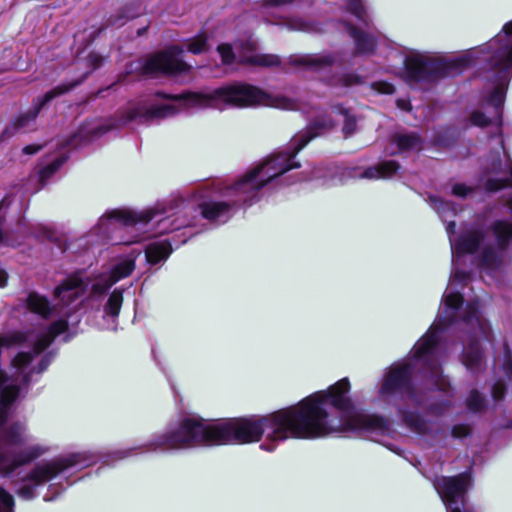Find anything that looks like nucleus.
Here are the masks:
<instances>
[{"label": "nucleus", "instance_id": "1a4fd4ad", "mask_svg": "<svg viewBox=\"0 0 512 512\" xmlns=\"http://www.w3.org/2000/svg\"><path fill=\"white\" fill-rule=\"evenodd\" d=\"M454 322H437L440 328L445 329ZM436 322H433L430 329L434 328ZM440 343V337L436 331L429 330L414 346L413 359L422 364V370L426 377L431 379L440 376L441 365L439 363L437 351Z\"/></svg>", "mask_w": 512, "mask_h": 512}, {"label": "nucleus", "instance_id": "dca6fc26", "mask_svg": "<svg viewBox=\"0 0 512 512\" xmlns=\"http://www.w3.org/2000/svg\"><path fill=\"white\" fill-rule=\"evenodd\" d=\"M391 428L390 421L379 414L354 413L344 421L343 430H359L387 433Z\"/></svg>", "mask_w": 512, "mask_h": 512}, {"label": "nucleus", "instance_id": "864d4df0", "mask_svg": "<svg viewBox=\"0 0 512 512\" xmlns=\"http://www.w3.org/2000/svg\"><path fill=\"white\" fill-rule=\"evenodd\" d=\"M356 131V120L351 116H346L343 125V132L345 137L352 135Z\"/></svg>", "mask_w": 512, "mask_h": 512}, {"label": "nucleus", "instance_id": "39448f33", "mask_svg": "<svg viewBox=\"0 0 512 512\" xmlns=\"http://www.w3.org/2000/svg\"><path fill=\"white\" fill-rule=\"evenodd\" d=\"M89 285L88 278L75 273L54 289L53 303L47 297L31 292L27 297V306L33 313L43 318L59 317V320H63V317H69L77 309L76 301L85 294Z\"/></svg>", "mask_w": 512, "mask_h": 512}, {"label": "nucleus", "instance_id": "cd10ccee", "mask_svg": "<svg viewBox=\"0 0 512 512\" xmlns=\"http://www.w3.org/2000/svg\"><path fill=\"white\" fill-rule=\"evenodd\" d=\"M399 168L395 161H384L376 166L369 167L364 171L362 177L364 178H387L391 177Z\"/></svg>", "mask_w": 512, "mask_h": 512}, {"label": "nucleus", "instance_id": "0e129e2a", "mask_svg": "<svg viewBox=\"0 0 512 512\" xmlns=\"http://www.w3.org/2000/svg\"><path fill=\"white\" fill-rule=\"evenodd\" d=\"M34 371L31 369L29 372L25 373L22 377V384L29 385L31 382L32 374Z\"/></svg>", "mask_w": 512, "mask_h": 512}, {"label": "nucleus", "instance_id": "72a5a7b5", "mask_svg": "<svg viewBox=\"0 0 512 512\" xmlns=\"http://www.w3.org/2000/svg\"><path fill=\"white\" fill-rule=\"evenodd\" d=\"M247 63L254 66L272 67L280 64L279 57L274 54H257L250 56Z\"/></svg>", "mask_w": 512, "mask_h": 512}, {"label": "nucleus", "instance_id": "9b49d317", "mask_svg": "<svg viewBox=\"0 0 512 512\" xmlns=\"http://www.w3.org/2000/svg\"><path fill=\"white\" fill-rule=\"evenodd\" d=\"M407 81L411 84L434 83L449 74V66L439 59L412 55L405 60Z\"/></svg>", "mask_w": 512, "mask_h": 512}, {"label": "nucleus", "instance_id": "c85d7f7f", "mask_svg": "<svg viewBox=\"0 0 512 512\" xmlns=\"http://www.w3.org/2000/svg\"><path fill=\"white\" fill-rule=\"evenodd\" d=\"M392 141L401 151L420 150L421 138L415 133H398L392 137Z\"/></svg>", "mask_w": 512, "mask_h": 512}, {"label": "nucleus", "instance_id": "5701e85b", "mask_svg": "<svg viewBox=\"0 0 512 512\" xmlns=\"http://www.w3.org/2000/svg\"><path fill=\"white\" fill-rule=\"evenodd\" d=\"M69 329V322H51L48 330L41 334L33 344V354L38 355L44 352L53 341Z\"/></svg>", "mask_w": 512, "mask_h": 512}, {"label": "nucleus", "instance_id": "423d86ee", "mask_svg": "<svg viewBox=\"0 0 512 512\" xmlns=\"http://www.w3.org/2000/svg\"><path fill=\"white\" fill-rule=\"evenodd\" d=\"M413 375L414 367L410 362L391 366L383 377L379 396L387 403H391L393 398H414L416 391Z\"/></svg>", "mask_w": 512, "mask_h": 512}, {"label": "nucleus", "instance_id": "8fccbe9b", "mask_svg": "<svg viewBox=\"0 0 512 512\" xmlns=\"http://www.w3.org/2000/svg\"><path fill=\"white\" fill-rule=\"evenodd\" d=\"M16 494L25 500H32L36 496V486L33 483L24 484L16 491Z\"/></svg>", "mask_w": 512, "mask_h": 512}, {"label": "nucleus", "instance_id": "58836bf2", "mask_svg": "<svg viewBox=\"0 0 512 512\" xmlns=\"http://www.w3.org/2000/svg\"><path fill=\"white\" fill-rule=\"evenodd\" d=\"M512 184V164L510 167V178L489 179L486 187L489 191H498Z\"/></svg>", "mask_w": 512, "mask_h": 512}, {"label": "nucleus", "instance_id": "338daca9", "mask_svg": "<svg viewBox=\"0 0 512 512\" xmlns=\"http://www.w3.org/2000/svg\"><path fill=\"white\" fill-rule=\"evenodd\" d=\"M7 274L5 272H0V287H3L6 285V282H7Z\"/></svg>", "mask_w": 512, "mask_h": 512}, {"label": "nucleus", "instance_id": "f8f14e48", "mask_svg": "<svg viewBox=\"0 0 512 512\" xmlns=\"http://www.w3.org/2000/svg\"><path fill=\"white\" fill-rule=\"evenodd\" d=\"M82 461L83 457L79 453L58 457L44 464L36 465L22 480L29 481L37 487L51 481L64 471L79 465Z\"/></svg>", "mask_w": 512, "mask_h": 512}, {"label": "nucleus", "instance_id": "20e7f679", "mask_svg": "<svg viewBox=\"0 0 512 512\" xmlns=\"http://www.w3.org/2000/svg\"><path fill=\"white\" fill-rule=\"evenodd\" d=\"M512 239V223L496 220L489 227H473L461 234L452 245L458 253L475 254L479 266L487 271L504 262V250Z\"/></svg>", "mask_w": 512, "mask_h": 512}, {"label": "nucleus", "instance_id": "393cba45", "mask_svg": "<svg viewBox=\"0 0 512 512\" xmlns=\"http://www.w3.org/2000/svg\"><path fill=\"white\" fill-rule=\"evenodd\" d=\"M224 201H207L199 204L201 215L210 221L224 220L230 216L231 206Z\"/></svg>", "mask_w": 512, "mask_h": 512}, {"label": "nucleus", "instance_id": "5fc2aeb1", "mask_svg": "<svg viewBox=\"0 0 512 512\" xmlns=\"http://www.w3.org/2000/svg\"><path fill=\"white\" fill-rule=\"evenodd\" d=\"M295 0H264L262 6L265 8H279L292 4Z\"/></svg>", "mask_w": 512, "mask_h": 512}, {"label": "nucleus", "instance_id": "a18cd8bd", "mask_svg": "<svg viewBox=\"0 0 512 512\" xmlns=\"http://www.w3.org/2000/svg\"><path fill=\"white\" fill-rule=\"evenodd\" d=\"M117 126H118V124H115V123H111L106 126L101 125V126L94 127L87 131L81 130L80 134H81V136H84V137L93 138V137L100 136V135L106 133L107 131H109L110 129L117 127Z\"/></svg>", "mask_w": 512, "mask_h": 512}, {"label": "nucleus", "instance_id": "7ed1b4c3", "mask_svg": "<svg viewBox=\"0 0 512 512\" xmlns=\"http://www.w3.org/2000/svg\"><path fill=\"white\" fill-rule=\"evenodd\" d=\"M166 99L183 100L189 107L219 108L223 104L233 106H252L263 104L284 110H295V100L277 95H269L249 84H234L220 87L209 92H188L179 95H161Z\"/></svg>", "mask_w": 512, "mask_h": 512}, {"label": "nucleus", "instance_id": "603ef678", "mask_svg": "<svg viewBox=\"0 0 512 512\" xmlns=\"http://www.w3.org/2000/svg\"><path fill=\"white\" fill-rule=\"evenodd\" d=\"M225 64H230L234 59L232 48L228 44H221L217 48Z\"/></svg>", "mask_w": 512, "mask_h": 512}, {"label": "nucleus", "instance_id": "c756f323", "mask_svg": "<svg viewBox=\"0 0 512 512\" xmlns=\"http://www.w3.org/2000/svg\"><path fill=\"white\" fill-rule=\"evenodd\" d=\"M463 298L459 293H446L443 297V309L445 310L444 320H453L456 311L461 307Z\"/></svg>", "mask_w": 512, "mask_h": 512}, {"label": "nucleus", "instance_id": "69168bd1", "mask_svg": "<svg viewBox=\"0 0 512 512\" xmlns=\"http://www.w3.org/2000/svg\"><path fill=\"white\" fill-rule=\"evenodd\" d=\"M397 105H398L399 108H401L403 110H410L411 109L410 103L407 102L406 100H398L397 101Z\"/></svg>", "mask_w": 512, "mask_h": 512}, {"label": "nucleus", "instance_id": "6ab92c4d", "mask_svg": "<svg viewBox=\"0 0 512 512\" xmlns=\"http://www.w3.org/2000/svg\"><path fill=\"white\" fill-rule=\"evenodd\" d=\"M463 365L473 374L485 370L486 357L479 339H471L461 353Z\"/></svg>", "mask_w": 512, "mask_h": 512}, {"label": "nucleus", "instance_id": "bf43d9fd", "mask_svg": "<svg viewBox=\"0 0 512 512\" xmlns=\"http://www.w3.org/2000/svg\"><path fill=\"white\" fill-rule=\"evenodd\" d=\"M42 149V145L31 144L23 148L22 152L27 155H33Z\"/></svg>", "mask_w": 512, "mask_h": 512}, {"label": "nucleus", "instance_id": "c9c22d12", "mask_svg": "<svg viewBox=\"0 0 512 512\" xmlns=\"http://www.w3.org/2000/svg\"><path fill=\"white\" fill-rule=\"evenodd\" d=\"M123 297L122 293L118 290L113 291L110 295L108 302L105 306V311L108 316L116 317L119 314L121 305H122Z\"/></svg>", "mask_w": 512, "mask_h": 512}, {"label": "nucleus", "instance_id": "79ce46f5", "mask_svg": "<svg viewBox=\"0 0 512 512\" xmlns=\"http://www.w3.org/2000/svg\"><path fill=\"white\" fill-rule=\"evenodd\" d=\"M507 392V385L502 379H498L492 386L491 396L494 401H501L504 399Z\"/></svg>", "mask_w": 512, "mask_h": 512}, {"label": "nucleus", "instance_id": "f704fd0d", "mask_svg": "<svg viewBox=\"0 0 512 512\" xmlns=\"http://www.w3.org/2000/svg\"><path fill=\"white\" fill-rule=\"evenodd\" d=\"M4 440L11 445H21L24 440L22 437L21 426L18 423L10 425L4 431Z\"/></svg>", "mask_w": 512, "mask_h": 512}, {"label": "nucleus", "instance_id": "3c124183", "mask_svg": "<svg viewBox=\"0 0 512 512\" xmlns=\"http://www.w3.org/2000/svg\"><path fill=\"white\" fill-rule=\"evenodd\" d=\"M62 163V159H56L55 161L44 167L40 173L41 179L44 180L52 176L59 169Z\"/></svg>", "mask_w": 512, "mask_h": 512}, {"label": "nucleus", "instance_id": "f3484780", "mask_svg": "<svg viewBox=\"0 0 512 512\" xmlns=\"http://www.w3.org/2000/svg\"><path fill=\"white\" fill-rule=\"evenodd\" d=\"M135 268L134 261L125 259L114 266L110 274L96 278L90 286L92 295H100L108 290L118 280L129 276Z\"/></svg>", "mask_w": 512, "mask_h": 512}, {"label": "nucleus", "instance_id": "a19ab883", "mask_svg": "<svg viewBox=\"0 0 512 512\" xmlns=\"http://www.w3.org/2000/svg\"><path fill=\"white\" fill-rule=\"evenodd\" d=\"M502 371L509 380H512V352L507 343L504 344V361L502 363Z\"/></svg>", "mask_w": 512, "mask_h": 512}, {"label": "nucleus", "instance_id": "2eb2a0df", "mask_svg": "<svg viewBox=\"0 0 512 512\" xmlns=\"http://www.w3.org/2000/svg\"><path fill=\"white\" fill-rule=\"evenodd\" d=\"M295 144H293V138L289 142V146L286 151L278 152L267 157L257 167H263L262 175L269 183L274 178L284 174L293 168H299V162H292L293 158L298 152H294Z\"/></svg>", "mask_w": 512, "mask_h": 512}, {"label": "nucleus", "instance_id": "bb28decb", "mask_svg": "<svg viewBox=\"0 0 512 512\" xmlns=\"http://www.w3.org/2000/svg\"><path fill=\"white\" fill-rule=\"evenodd\" d=\"M171 253V246L168 242H155L147 246L145 250L147 261L157 264L166 259Z\"/></svg>", "mask_w": 512, "mask_h": 512}, {"label": "nucleus", "instance_id": "b1692460", "mask_svg": "<svg viewBox=\"0 0 512 512\" xmlns=\"http://www.w3.org/2000/svg\"><path fill=\"white\" fill-rule=\"evenodd\" d=\"M176 108L173 105L170 104H164V105H152L148 109H146L145 112H142L140 109H133L130 110L125 119L122 121V123H127L129 121H132L138 117H145L148 119L151 118H164L170 115H173L176 113Z\"/></svg>", "mask_w": 512, "mask_h": 512}, {"label": "nucleus", "instance_id": "a211bd4d", "mask_svg": "<svg viewBox=\"0 0 512 512\" xmlns=\"http://www.w3.org/2000/svg\"><path fill=\"white\" fill-rule=\"evenodd\" d=\"M334 126V121L327 116L314 120L305 130L293 137V144H295L294 152L301 151L313 138L331 130Z\"/></svg>", "mask_w": 512, "mask_h": 512}, {"label": "nucleus", "instance_id": "4be33fe9", "mask_svg": "<svg viewBox=\"0 0 512 512\" xmlns=\"http://www.w3.org/2000/svg\"><path fill=\"white\" fill-rule=\"evenodd\" d=\"M155 212L153 210H147L144 212L136 213L128 209H116L106 214V217L101 218L103 224L106 220H115L123 225H134L138 222L147 223L153 219Z\"/></svg>", "mask_w": 512, "mask_h": 512}, {"label": "nucleus", "instance_id": "e2e57ef3", "mask_svg": "<svg viewBox=\"0 0 512 512\" xmlns=\"http://www.w3.org/2000/svg\"><path fill=\"white\" fill-rule=\"evenodd\" d=\"M291 28L292 29H298V30H306L307 27H306V24L302 21H294L293 23H291Z\"/></svg>", "mask_w": 512, "mask_h": 512}, {"label": "nucleus", "instance_id": "680f3d73", "mask_svg": "<svg viewBox=\"0 0 512 512\" xmlns=\"http://www.w3.org/2000/svg\"><path fill=\"white\" fill-rule=\"evenodd\" d=\"M7 411H6V407H1L0 408V426H3L6 424L7 422Z\"/></svg>", "mask_w": 512, "mask_h": 512}, {"label": "nucleus", "instance_id": "49530a36", "mask_svg": "<svg viewBox=\"0 0 512 512\" xmlns=\"http://www.w3.org/2000/svg\"><path fill=\"white\" fill-rule=\"evenodd\" d=\"M347 5L351 13L359 20L365 21L366 12L361 0H349Z\"/></svg>", "mask_w": 512, "mask_h": 512}, {"label": "nucleus", "instance_id": "473e14b6", "mask_svg": "<svg viewBox=\"0 0 512 512\" xmlns=\"http://www.w3.org/2000/svg\"><path fill=\"white\" fill-rule=\"evenodd\" d=\"M207 40L206 34H198L186 41L187 50L193 54H201L209 48Z\"/></svg>", "mask_w": 512, "mask_h": 512}, {"label": "nucleus", "instance_id": "f257e3e1", "mask_svg": "<svg viewBox=\"0 0 512 512\" xmlns=\"http://www.w3.org/2000/svg\"><path fill=\"white\" fill-rule=\"evenodd\" d=\"M294 427L296 423L289 406L262 416L228 418L218 423H207L200 416H189L182 418L175 428L154 435L144 447L147 451L156 452L250 444L259 442L264 434L271 441L300 439Z\"/></svg>", "mask_w": 512, "mask_h": 512}, {"label": "nucleus", "instance_id": "6e6552de", "mask_svg": "<svg viewBox=\"0 0 512 512\" xmlns=\"http://www.w3.org/2000/svg\"><path fill=\"white\" fill-rule=\"evenodd\" d=\"M490 56L488 64L499 81H506L512 74V21L486 46Z\"/></svg>", "mask_w": 512, "mask_h": 512}, {"label": "nucleus", "instance_id": "0eeeda50", "mask_svg": "<svg viewBox=\"0 0 512 512\" xmlns=\"http://www.w3.org/2000/svg\"><path fill=\"white\" fill-rule=\"evenodd\" d=\"M183 48L178 45L169 46L159 52L147 56L143 59L141 72L144 75L155 76L180 75L188 73L191 65L182 60Z\"/></svg>", "mask_w": 512, "mask_h": 512}, {"label": "nucleus", "instance_id": "13d9d810", "mask_svg": "<svg viewBox=\"0 0 512 512\" xmlns=\"http://www.w3.org/2000/svg\"><path fill=\"white\" fill-rule=\"evenodd\" d=\"M343 85L350 86L359 83V77L352 74L344 75L341 79Z\"/></svg>", "mask_w": 512, "mask_h": 512}, {"label": "nucleus", "instance_id": "774afa93", "mask_svg": "<svg viewBox=\"0 0 512 512\" xmlns=\"http://www.w3.org/2000/svg\"><path fill=\"white\" fill-rule=\"evenodd\" d=\"M455 227H456L455 223L454 222H450L448 224L447 231L449 233L453 234L455 232Z\"/></svg>", "mask_w": 512, "mask_h": 512}, {"label": "nucleus", "instance_id": "4468645a", "mask_svg": "<svg viewBox=\"0 0 512 512\" xmlns=\"http://www.w3.org/2000/svg\"><path fill=\"white\" fill-rule=\"evenodd\" d=\"M48 450V447L35 444L16 452H0V475L10 477L18 468L31 464Z\"/></svg>", "mask_w": 512, "mask_h": 512}, {"label": "nucleus", "instance_id": "ddd939ff", "mask_svg": "<svg viewBox=\"0 0 512 512\" xmlns=\"http://www.w3.org/2000/svg\"><path fill=\"white\" fill-rule=\"evenodd\" d=\"M263 171V167L256 166L228 188V194L236 198L232 204L247 203L256 198L259 191L268 184L262 175Z\"/></svg>", "mask_w": 512, "mask_h": 512}, {"label": "nucleus", "instance_id": "de8ad7c7", "mask_svg": "<svg viewBox=\"0 0 512 512\" xmlns=\"http://www.w3.org/2000/svg\"><path fill=\"white\" fill-rule=\"evenodd\" d=\"M472 429L468 424H455L451 428V436L456 439L471 435Z\"/></svg>", "mask_w": 512, "mask_h": 512}, {"label": "nucleus", "instance_id": "c03bdc74", "mask_svg": "<svg viewBox=\"0 0 512 512\" xmlns=\"http://www.w3.org/2000/svg\"><path fill=\"white\" fill-rule=\"evenodd\" d=\"M137 16L136 13H130L127 11L126 13L121 12L119 14L113 15L108 19V25L110 26H122L127 20L133 19Z\"/></svg>", "mask_w": 512, "mask_h": 512}, {"label": "nucleus", "instance_id": "09e8293b", "mask_svg": "<svg viewBox=\"0 0 512 512\" xmlns=\"http://www.w3.org/2000/svg\"><path fill=\"white\" fill-rule=\"evenodd\" d=\"M54 357H55V352H53V351H50V352L44 354L43 357L40 359L39 363L37 364V366L34 367L32 370L37 374L43 373L45 370H47L49 365L52 363Z\"/></svg>", "mask_w": 512, "mask_h": 512}, {"label": "nucleus", "instance_id": "ea45409f", "mask_svg": "<svg viewBox=\"0 0 512 512\" xmlns=\"http://www.w3.org/2000/svg\"><path fill=\"white\" fill-rule=\"evenodd\" d=\"M0 505L3 512H13L15 506L14 497L3 487L0 486Z\"/></svg>", "mask_w": 512, "mask_h": 512}, {"label": "nucleus", "instance_id": "052dcab7", "mask_svg": "<svg viewBox=\"0 0 512 512\" xmlns=\"http://www.w3.org/2000/svg\"><path fill=\"white\" fill-rule=\"evenodd\" d=\"M89 60L93 64L94 68L99 67L103 62V58L97 54H91L89 56Z\"/></svg>", "mask_w": 512, "mask_h": 512}, {"label": "nucleus", "instance_id": "4d7b16f0", "mask_svg": "<svg viewBox=\"0 0 512 512\" xmlns=\"http://www.w3.org/2000/svg\"><path fill=\"white\" fill-rule=\"evenodd\" d=\"M375 86L380 93L392 94L394 92V86L386 82H378Z\"/></svg>", "mask_w": 512, "mask_h": 512}, {"label": "nucleus", "instance_id": "9d476101", "mask_svg": "<svg viewBox=\"0 0 512 512\" xmlns=\"http://www.w3.org/2000/svg\"><path fill=\"white\" fill-rule=\"evenodd\" d=\"M79 82L61 84L34 100L33 107L13 118L1 133V139L7 140L20 131H25L35 122L41 109L54 98L72 90Z\"/></svg>", "mask_w": 512, "mask_h": 512}, {"label": "nucleus", "instance_id": "f03ea898", "mask_svg": "<svg viewBox=\"0 0 512 512\" xmlns=\"http://www.w3.org/2000/svg\"><path fill=\"white\" fill-rule=\"evenodd\" d=\"M350 388L349 379L342 378L327 390L315 392L289 406L300 439L322 438L343 431L344 422L339 418H331L325 406L329 403L342 413L352 411L354 404L348 396Z\"/></svg>", "mask_w": 512, "mask_h": 512}, {"label": "nucleus", "instance_id": "2f4dec72", "mask_svg": "<svg viewBox=\"0 0 512 512\" xmlns=\"http://www.w3.org/2000/svg\"><path fill=\"white\" fill-rule=\"evenodd\" d=\"M466 407L473 413H480L486 408V399L477 389H472L466 400Z\"/></svg>", "mask_w": 512, "mask_h": 512}, {"label": "nucleus", "instance_id": "7c9ffc66", "mask_svg": "<svg viewBox=\"0 0 512 512\" xmlns=\"http://www.w3.org/2000/svg\"><path fill=\"white\" fill-rule=\"evenodd\" d=\"M504 88L498 85L489 95L488 103L494 107L496 114L497 125H501V107L504 102Z\"/></svg>", "mask_w": 512, "mask_h": 512}, {"label": "nucleus", "instance_id": "37998d69", "mask_svg": "<svg viewBox=\"0 0 512 512\" xmlns=\"http://www.w3.org/2000/svg\"><path fill=\"white\" fill-rule=\"evenodd\" d=\"M471 122L476 125V126H480V127H485V126H488L490 124H496L497 125V121H496V117L494 119H490L488 117H486V115L480 111H475L471 114Z\"/></svg>", "mask_w": 512, "mask_h": 512}, {"label": "nucleus", "instance_id": "aec40b11", "mask_svg": "<svg viewBox=\"0 0 512 512\" xmlns=\"http://www.w3.org/2000/svg\"><path fill=\"white\" fill-rule=\"evenodd\" d=\"M289 63L314 72H322L328 70L335 63V57L330 54L294 55L289 58Z\"/></svg>", "mask_w": 512, "mask_h": 512}, {"label": "nucleus", "instance_id": "e433bc0d", "mask_svg": "<svg viewBox=\"0 0 512 512\" xmlns=\"http://www.w3.org/2000/svg\"><path fill=\"white\" fill-rule=\"evenodd\" d=\"M19 395V387L16 385L5 386L0 389L1 404L4 407L12 404Z\"/></svg>", "mask_w": 512, "mask_h": 512}, {"label": "nucleus", "instance_id": "6e6d98bb", "mask_svg": "<svg viewBox=\"0 0 512 512\" xmlns=\"http://www.w3.org/2000/svg\"><path fill=\"white\" fill-rule=\"evenodd\" d=\"M472 188L468 187L464 184H455L452 188V193L459 197H466L469 193L472 192Z\"/></svg>", "mask_w": 512, "mask_h": 512}, {"label": "nucleus", "instance_id": "412c9836", "mask_svg": "<svg viewBox=\"0 0 512 512\" xmlns=\"http://www.w3.org/2000/svg\"><path fill=\"white\" fill-rule=\"evenodd\" d=\"M401 422L412 432L418 435H428L431 432L429 422L418 412L402 406H396Z\"/></svg>", "mask_w": 512, "mask_h": 512}, {"label": "nucleus", "instance_id": "a878e982", "mask_svg": "<svg viewBox=\"0 0 512 512\" xmlns=\"http://www.w3.org/2000/svg\"><path fill=\"white\" fill-rule=\"evenodd\" d=\"M347 29L350 36L355 41V54H368L374 51L375 39L371 35L358 30L352 25H347Z\"/></svg>", "mask_w": 512, "mask_h": 512}, {"label": "nucleus", "instance_id": "4c0bfd02", "mask_svg": "<svg viewBox=\"0 0 512 512\" xmlns=\"http://www.w3.org/2000/svg\"><path fill=\"white\" fill-rule=\"evenodd\" d=\"M34 359V354L32 352H19L12 359V366L16 369H22L28 366Z\"/></svg>", "mask_w": 512, "mask_h": 512}]
</instances>
